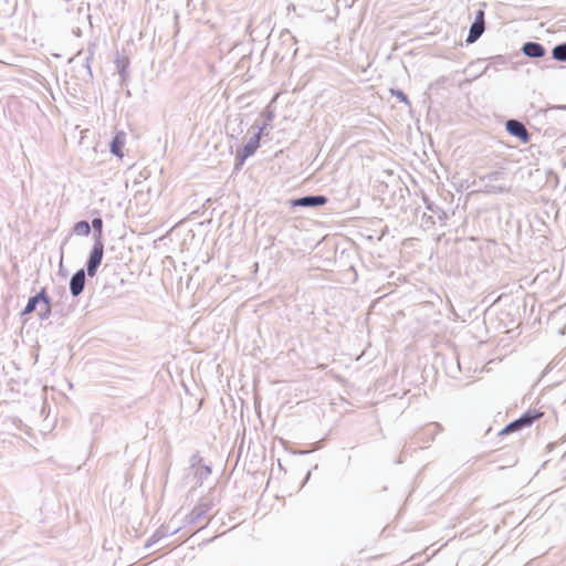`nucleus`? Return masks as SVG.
<instances>
[{
    "label": "nucleus",
    "instance_id": "obj_1",
    "mask_svg": "<svg viewBox=\"0 0 566 566\" xmlns=\"http://www.w3.org/2000/svg\"><path fill=\"white\" fill-rule=\"evenodd\" d=\"M544 416V412L537 409H528L523 412L518 418L509 422L500 432L499 436H505L513 432H518L525 428L533 426L537 420Z\"/></svg>",
    "mask_w": 566,
    "mask_h": 566
},
{
    "label": "nucleus",
    "instance_id": "obj_2",
    "mask_svg": "<svg viewBox=\"0 0 566 566\" xmlns=\"http://www.w3.org/2000/svg\"><path fill=\"white\" fill-rule=\"evenodd\" d=\"M506 174L501 170L491 171L481 177L488 192L503 193L509 191V187L504 184Z\"/></svg>",
    "mask_w": 566,
    "mask_h": 566
},
{
    "label": "nucleus",
    "instance_id": "obj_3",
    "mask_svg": "<svg viewBox=\"0 0 566 566\" xmlns=\"http://www.w3.org/2000/svg\"><path fill=\"white\" fill-rule=\"evenodd\" d=\"M328 202V198L324 195H305L297 198L290 199L289 203L291 208H311L316 209L325 206Z\"/></svg>",
    "mask_w": 566,
    "mask_h": 566
},
{
    "label": "nucleus",
    "instance_id": "obj_4",
    "mask_svg": "<svg viewBox=\"0 0 566 566\" xmlns=\"http://www.w3.org/2000/svg\"><path fill=\"white\" fill-rule=\"evenodd\" d=\"M505 130L512 137L517 138L522 144H528L532 139V134L520 119H507L505 122Z\"/></svg>",
    "mask_w": 566,
    "mask_h": 566
},
{
    "label": "nucleus",
    "instance_id": "obj_5",
    "mask_svg": "<svg viewBox=\"0 0 566 566\" xmlns=\"http://www.w3.org/2000/svg\"><path fill=\"white\" fill-rule=\"evenodd\" d=\"M49 303H51V297L48 294L46 287H42L39 292L29 297L27 305L20 313V316L23 317L30 315L36 311L38 306L41 307V305H48Z\"/></svg>",
    "mask_w": 566,
    "mask_h": 566
},
{
    "label": "nucleus",
    "instance_id": "obj_6",
    "mask_svg": "<svg viewBox=\"0 0 566 566\" xmlns=\"http://www.w3.org/2000/svg\"><path fill=\"white\" fill-rule=\"evenodd\" d=\"M212 500H203L193 506V509L185 516V524L193 525L202 520L213 507Z\"/></svg>",
    "mask_w": 566,
    "mask_h": 566
},
{
    "label": "nucleus",
    "instance_id": "obj_7",
    "mask_svg": "<svg viewBox=\"0 0 566 566\" xmlns=\"http://www.w3.org/2000/svg\"><path fill=\"white\" fill-rule=\"evenodd\" d=\"M281 41V52H277V55L281 54V59H285L286 56L295 57L297 54L296 38L292 34V32L287 29H284L280 33Z\"/></svg>",
    "mask_w": 566,
    "mask_h": 566
},
{
    "label": "nucleus",
    "instance_id": "obj_8",
    "mask_svg": "<svg viewBox=\"0 0 566 566\" xmlns=\"http://www.w3.org/2000/svg\"><path fill=\"white\" fill-rule=\"evenodd\" d=\"M104 256V249L92 247L88 258L85 262V274L90 277H94L97 273L99 265L102 264Z\"/></svg>",
    "mask_w": 566,
    "mask_h": 566
},
{
    "label": "nucleus",
    "instance_id": "obj_9",
    "mask_svg": "<svg viewBox=\"0 0 566 566\" xmlns=\"http://www.w3.org/2000/svg\"><path fill=\"white\" fill-rule=\"evenodd\" d=\"M86 285V274L85 270L78 269L70 279L69 289L70 293L73 297L80 296Z\"/></svg>",
    "mask_w": 566,
    "mask_h": 566
},
{
    "label": "nucleus",
    "instance_id": "obj_10",
    "mask_svg": "<svg viewBox=\"0 0 566 566\" xmlns=\"http://www.w3.org/2000/svg\"><path fill=\"white\" fill-rule=\"evenodd\" d=\"M91 232L93 231V247L104 249V239H103V219L99 214L93 217L91 221Z\"/></svg>",
    "mask_w": 566,
    "mask_h": 566
},
{
    "label": "nucleus",
    "instance_id": "obj_11",
    "mask_svg": "<svg viewBox=\"0 0 566 566\" xmlns=\"http://www.w3.org/2000/svg\"><path fill=\"white\" fill-rule=\"evenodd\" d=\"M521 52L527 57L539 59L546 54V49L539 42L527 41L522 45Z\"/></svg>",
    "mask_w": 566,
    "mask_h": 566
},
{
    "label": "nucleus",
    "instance_id": "obj_12",
    "mask_svg": "<svg viewBox=\"0 0 566 566\" xmlns=\"http://www.w3.org/2000/svg\"><path fill=\"white\" fill-rule=\"evenodd\" d=\"M261 133H254L253 136L240 148L237 149L242 157H251L260 148Z\"/></svg>",
    "mask_w": 566,
    "mask_h": 566
},
{
    "label": "nucleus",
    "instance_id": "obj_13",
    "mask_svg": "<svg viewBox=\"0 0 566 566\" xmlns=\"http://www.w3.org/2000/svg\"><path fill=\"white\" fill-rule=\"evenodd\" d=\"M117 73L119 75L120 84H124L129 78V57L126 55H116L114 60Z\"/></svg>",
    "mask_w": 566,
    "mask_h": 566
},
{
    "label": "nucleus",
    "instance_id": "obj_14",
    "mask_svg": "<svg viewBox=\"0 0 566 566\" xmlns=\"http://www.w3.org/2000/svg\"><path fill=\"white\" fill-rule=\"evenodd\" d=\"M126 143V135L124 132H117L109 142V151L112 155L122 158L124 156L123 148Z\"/></svg>",
    "mask_w": 566,
    "mask_h": 566
},
{
    "label": "nucleus",
    "instance_id": "obj_15",
    "mask_svg": "<svg viewBox=\"0 0 566 566\" xmlns=\"http://www.w3.org/2000/svg\"><path fill=\"white\" fill-rule=\"evenodd\" d=\"M262 117H263V123L262 124H259L258 122H255L252 127L253 128H256V130L254 133H261V137L264 135V130L271 126V123L272 120L274 119V111L272 108H270L269 106L265 107L263 109V112L261 113Z\"/></svg>",
    "mask_w": 566,
    "mask_h": 566
},
{
    "label": "nucleus",
    "instance_id": "obj_16",
    "mask_svg": "<svg viewBox=\"0 0 566 566\" xmlns=\"http://www.w3.org/2000/svg\"><path fill=\"white\" fill-rule=\"evenodd\" d=\"M178 531H179V527L170 530L169 525L168 526L159 527L158 530L155 531V533L148 539V542L146 544V547H149L154 543H157L158 541H160L161 538L166 537L167 535L176 534Z\"/></svg>",
    "mask_w": 566,
    "mask_h": 566
},
{
    "label": "nucleus",
    "instance_id": "obj_17",
    "mask_svg": "<svg viewBox=\"0 0 566 566\" xmlns=\"http://www.w3.org/2000/svg\"><path fill=\"white\" fill-rule=\"evenodd\" d=\"M484 30L485 27L481 25L480 22H472L465 39L467 44H472L476 42L483 34Z\"/></svg>",
    "mask_w": 566,
    "mask_h": 566
},
{
    "label": "nucleus",
    "instance_id": "obj_18",
    "mask_svg": "<svg viewBox=\"0 0 566 566\" xmlns=\"http://www.w3.org/2000/svg\"><path fill=\"white\" fill-rule=\"evenodd\" d=\"M507 64V59L504 55H494L489 59V63L483 67L479 75L485 74L490 69L499 70L500 66Z\"/></svg>",
    "mask_w": 566,
    "mask_h": 566
},
{
    "label": "nucleus",
    "instance_id": "obj_19",
    "mask_svg": "<svg viewBox=\"0 0 566 566\" xmlns=\"http://www.w3.org/2000/svg\"><path fill=\"white\" fill-rule=\"evenodd\" d=\"M72 233L81 237H88L91 234V224L87 220L76 221L72 227Z\"/></svg>",
    "mask_w": 566,
    "mask_h": 566
},
{
    "label": "nucleus",
    "instance_id": "obj_20",
    "mask_svg": "<svg viewBox=\"0 0 566 566\" xmlns=\"http://www.w3.org/2000/svg\"><path fill=\"white\" fill-rule=\"evenodd\" d=\"M211 472V465L202 464L196 469L195 478L199 484H202V482L210 476Z\"/></svg>",
    "mask_w": 566,
    "mask_h": 566
},
{
    "label": "nucleus",
    "instance_id": "obj_21",
    "mask_svg": "<svg viewBox=\"0 0 566 566\" xmlns=\"http://www.w3.org/2000/svg\"><path fill=\"white\" fill-rule=\"evenodd\" d=\"M552 57L558 62H566V42L558 43L553 48Z\"/></svg>",
    "mask_w": 566,
    "mask_h": 566
},
{
    "label": "nucleus",
    "instance_id": "obj_22",
    "mask_svg": "<svg viewBox=\"0 0 566 566\" xmlns=\"http://www.w3.org/2000/svg\"><path fill=\"white\" fill-rule=\"evenodd\" d=\"M442 428L439 423L434 422V423H431L429 424L428 427H426L423 429V432L422 434L423 436H429V439L427 441H433L434 440V434L439 431H441Z\"/></svg>",
    "mask_w": 566,
    "mask_h": 566
},
{
    "label": "nucleus",
    "instance_id": "obj_23",
    "mask_svg": "<svg viewBox=\"0 0 566 566\" xmlns=\"http://www.w3.org/2000/svg\"><path fill=\"white\" fill-rule=\"evenodd\" d=\"M390 94L399 99V102L403 103L405 105L410 106V99L408 95L401 91L400 88H390Z\"/></svg>",
    "mask_w": 566,
    "mask_h": 566
},
{
    "label": "nucleus",
    "instance_id": "obj_24",
    "mask_svg": "<svg viewBox=\"0 0 566 566\" xmlns=\"http://www.w3.org/2000/svg\"><path fill=\"white\" fill-rule=\"evenodd\" d=\"M52 302L48 305H41L40 311L38 312V316L40 321H46L52 315Z\"/></svg>",
    "mask_w": 566,
    "mask_h": 566
},
{
    "label": "nucleus",
    "instance_id": "obj_25",
    "mask_svg": "<svg viewBox=\"0 0 566 566\" xmlns=\"http://www.w3.org/2000/svg\"><path fill=\"white\" fill-rule=\"evenodd\" d=\"M247 159V157H242V155L237 151L234 157L233 171H240L243 168Z\"/></svg>",
    "mask_w": 566,
    "mask_h": 566
},
{
    "label": "nucleus",
    "instance_id": "obj_26",
    "mask_svg": "<svg viewBox=\"0 0 566 566\" xmlns=\"http://www.w3.org/2000/svg\"><path fill=\"white\" fill-rule=\"evenodd\" d=\"M202 458L201 455L199 454V452H196L193 453L191 457H190V460H189V463H190V468L191 469H197L199 468L200 465H202Z\"/></svg>",
    "mask_w": 566,
    "mask_h": 566
},
{
    "label": "nucleus",
    "instance_id": "obj_27",
    "mask_svg": "<svg viewBox=\"0 0 566 566\" xmlns=\"http://www.w3.org/2000/svg\"><path fill=\"white\" fill-rule=\"evenodd\" d=\"M473 22H480L481 25H484L485 27V21H484V11L479 9L476 12H475V17H474V20Z\"/></svg>",
    "mask_w": 566,
    "mask_h": 566
},
{
    "label": "nucleus",
    "instance_id": "obj_28",
    "mask_svg": "<svg viewBox=\"0 0 566 566\" xmlns=\"http://www.w3.org/2000/svg\"><path fill=\"white\" fill-rule=\"evenodd\" d=\"M91 62H92V60H88V57H85L84 69H85V72H86V75H87L88 80L93 78V72H92V69H91Z\"/></svg>",
    "mask_w": 566,
    "mask_h": 566
},
{
    "label": "nucleus",
    "instance_id": "obj_29",
    "mask_svg": "<svg viewBox=\"0 0 566 566\" xmlns=\"http://www.w3.org/2000/svg\"><path fill=\"white\" fill-rule=\"evenodd\" d=\"M95 48H96V44L95 43H90L87 45V56L88 60H93V56H94V53H95Z\"/></svg>",
    "mask_w": 566,
    "mask_h": 566
},
{
    "label": "nucleus",
    "instance_id": "obj_30",
    "mask_svg": "<svg viewBox=\"0 0 566 566\" xmlns=\"http://www.w3.org/2000/svg\"><path fill=\"white\" fill-rule=\"evenodd\" d=\"M83 50H78L76 52V54H74L70 60H69V63H73L81 54H82Z\"/></svg>",
    "mask_w": 566,
    "mask_h": 566
},
{
    "label": "nucleus",
    "instance_id": "obj_31",
    "mask_svg": "<svg viewBox=\"0 0 566 566\" xmlns=\"http://www.w3.org/2000/svg\"><path fill=\"white\" fill-rule=\"evenodd\" d=\"M483 62H484V60H482V59H478L476 61H474V62H472V63L470 64V69H471V67H474V66H476V65L483 64Z\"/></svg>",
    "mask_w": 566,
    "mask_h": 566
},
{
    "label": "nucleus",
    "instance_id": "obj_32",
    "mask_svg": "<svg viewBox=\"0 0 566 566\" xmlns=\"http://www.w3.org/2000/svg\"><path fill=\"white\" fill-rule=\"evenodd\" d=\"M455 363H457L458 369L461 370L460 359L458 356L455 357Z\"/></svg>",
    "mask_w": 566,
    "mask_h": 566
},
{
    "label": "nucleus",
    "instance_id": "obj_33",
    "mask_svg": "<svg viewBox=\"0 0 566 566\" xmlns=\"http://www.w3.org/2000/svg\"><path fill=\"white\" fill-rule=\"evenodd\" d=\"M310 475H311V472L308 471L305 480H307L310 478Z\"/></svg>",
    "mask_w": 566,
    "mask_h": 566
}]
</instances>
